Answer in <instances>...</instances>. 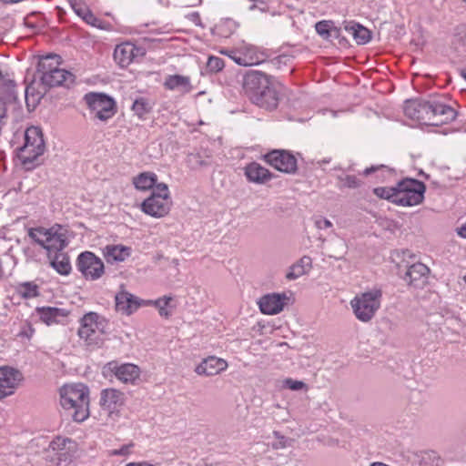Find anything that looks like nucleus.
<instances>
[{"mask_svg": "<svg viewBox=\"0 0 466 466\" xmlns=\"http://www.w3.org/2000/svg\"><path fill=\"white\" fill-rule=\"evenodd\" d=\"M242 89L248 99L261 108L273 110L279 105L275 78L262 71L248 70L242 77Z\"/></svg>", "mask_w": 466, "mask_h": 466, "instance_id": "1", "label": "nucleus"}, {"mask_svg": "<svg viewBox=\"0 0 466 466\" xmlns=\"http://www.w3.org/2000/svg\"><path fill=\"white\" fill-rule=\"evenodd\" d=\"M60 403L65 410H72L75 421H84L89 416L88 388L83 383L64 385L60 390Z\"/></svg>", "mask_w": 466, "mask_h": 466, "instance_id": "2", "label": "nucleus"}, {"mask_svg": "<svg viewBox=\"0 0 466 466\" xmlns=\"http://www.w3.org/2000/svg\"><path fill=\"white\" fill-rule=\"evenodd\" d=\"M43 133L38 127H30L25 131V143L19 147V158L24 166L34 165L45 152Z\"/></svg>", "mask_w": 466, "mask_h": 466, "instance_id": "3", "label": "nucleus"}, {"mask_svg": "<svg viewBox=\"0 0 466 466\" xmlns=\"http://www.w3.org/2000/svg\"><path fill=\"white\" fill-rule=\"evenodd\" d=\"M382 292L374 289L357 295L350 305L356 318L362 322H369L380 307Z\"/></svg>", "mask_w": 466, "mask_h": 466, "instance_id": "4", "label": "nucleus"}, {"mask_svg": "<svg viewBox=\"0 0 466 466\" xmlns=\"http://www.w3.org/2000/svg\"><path fill=\"white\" fill-rule=\"evenodd\" d=\"M171 207L168 187L165 183H158L151 195L141 204V209L147 215L154 218L166 216Z\"/></svg>", "mask_w": 466, "mask_h": 466, "instance_id": "5", "label": "nucleus"}, {"mask_svg": "<svg viewBox=\"0 0 466 466\" xmlns=\"http://www.w3.org/2000/svg\"><path fill=\"white\" fill-rule=\"evenodd\" d=\"M426 186L423 182L406 177L396 185V205L412 207L420 204L424 199Z\"/></svg>", "mask_w": 466, "mask_h": 466, "instance_id": "6", "label": "nucleus"}, {"mask_svg": "<svg viewBox=\"0 0 466 466\" xmlns=\"http://www.w3.org/2000/svg\"><path fill=\"white\" fill-rule=\"evenodd\" d=\"M84 98L95 117L101 121H107L116 113L115 100L104 93H88Z\"/></svg>", "mask_w": 466, "mask_h": 466, "instance_id": "7", "label": "nucleus"}, {"mask_svg": "<svg viewBox=\"0 0 466 466\" xmlns=\"http://www.w3.org/2000/svg\"><path fill=\"white\" fill-rule=\"evenodd\" d=\"M263 157L268 165L282 173L295 174L298 170L297 158L289 150L274 149L264 155Z\"/></svg>", "mask_w": 466, "mask_h": 466, "instance_id": "8", "label": "nucleus"}, {"mask_svg": "<svg viewBox=\"0 0 466 466\" xmlns=\"http://www.w3.org/2000/svg\"><path fill=\"white\" fill-rule=\"evenodd\" d=\"M76 268L86 279H99L105 270L103 261L93 252L84 251L76 259Z\"/></svg>", "mask_w": 466, "mask_h": 466, "instance_id": "9", "label": "nucleus"}, {"mask_svg": "<svg viewBox=\"0 0 466 466\" xmlns=\"http://www.w3.org/2000/svg\"><path fill=\"white\" fill-rule=\"evenodd\" d=\"M45 239L39 240L38 245L47 251H61L67 244L66 230L60 225H55L47 230H41Z\"/></svg>", "mask_w": 466, "mask_h": 466, "instance_id": "10", "label": "nucleus"}, {"mask_svg": "<svg viewBox=\"0 0 466 466\" xmlns=\"http://www.w3.org/2000/svg\"><path fill=\"white\" fill-rule=\"evenodd\" d=\"M23 374L13 367H0V400L15 393Z\"/></svg>", "mask_w": 466, "mask_h": 466, "instance_id": "11", "label": "nucleus"}, {"mask_svg": "<svg viewBox=\"0 0 466 466\" xmlns=\"http://www.w3.org/2000/svg\"><path fill=\"white\" fill-rule=\"evenodd\" d=\"M429 126L439 127L452 122L457 116V111L441 101L431 100Z\"/></svg>", "mask_w": 466, "mask_h": 466, "instance_id": "12", "label": "nucleus"}, {"mask_svg": "<svg viewBox=\"0 0 466 466\" xmlns=\"http://www.w3.org/2000/svg\"><path fill=\"white\" fill-rule=\"evenodd\" d=\"M104 370L114 374L123 383L135 384L141 374L140 368L133 363L118 364L116 361H110Z\"/></svg>", "mask_w": 466, "mask_h": 466, "instance_id": "13", "label": "nucleus"}, {"mask_svg": "<svg viewBox=\"0 0 466 466\" xmlns=\"http://www.w3.org/2000/svg\"><path fill=\"white\" fill-rule=\"evenodd\" d=\"M430 106L431 100H407L404 106V113L409 118L429 126Z\"/></svg>", "mask_w": 466, "mask_h": 466, "instance_id": "14", "label": "nucleus"}, {"mask_svg": "<svg viewBox=\"0 0 466 466\" xmlns=\"http://www.w3.org/2000/svg\"><path fill=\"white\" fill-rule=\"evenodd\" d=\"M80 323L78 336L88 340L96 329L104 332L106 319L96 312L90 311L82 317Z\"/></svg>", "mask_w": 466, "mask_h": 466, "instance_id": "15", "label": "nucleus"}, {"mask_svg": "<svg viewBox=\"0 0 466 466\" xmlns=\"http://www.w3.org/2000/svg\"><path fill=\"white\" fill-rule=\"evenodd\" d=\"M115 301L116 311L127 316L133 314L139 307L144 305V300L124 289L116 294Z\"/></svg>", "mask_w": 466, "mask_h": 466, "instance_id": "16", "label": "nucleus"}, {"mask_svg": "<svg viewBox=\"0 0 466 466\" xmlns=\"http://www.w3.org/2000/svg\"><path fill=\"white\" fill-rule=\"evenodd\" d=\"M288 299L285 293H271L262 296L259 299L258 306L263 314L275 315L279 313Z\"/></svg>", "mask_w": 466, "mask_h": 466, "instance_id": "17", "label": "nucleus"}, {"mask_svg": "<svg viewBox=\"0 0 466 466\" xmlns=\"http://www.w3.org/2000/svg\"><path fill=\"white\" fill-rule=\"evenodd\" d=\"M124 393L118 390L109 388L105 389L100 394V406L103 410L109 415L115 412L120 406L124 404Z\"/></svg>", "mask_w": 466, "mask_h": 466, "instance_id": "18", "label": "nucleus"}, {"mask_svg": "<svg viewBox=\"0 0 466 466\" xmlns=\"http://www.w3.org/2000/svg\"><path fill=\"white\" fill-rule=\"evenodd\" d=\"M40 79L42 85L48 88L60 86L69 87L75 82V76L71 72L59 67L53 73L40 76Z\"/></svg>", "mask_w": 466, "mask_h": 466, "instance_id": "19", "label": "nucleus"}, {"mask_svg": "<svg viewBox=\"0 0 466 466\" xmlns=\"http://www.w3.org/2000/svg\"><path fill=\"white\" fill-rule=\"evenodd\" d=\"M430 268L423 263H414L410 266L405 273L404 280L415 288L422 287L428 279Z\"/></svg>", "mask_w": 466, "mask_h": 466, "instance_id": "20", "label": "nucleus"}, {"mask_svg": "<svg viewBox=\"0 0 466 466\" xmlns=\"http://www.w3.org/2000/svg\"><path fill=\"white\" fill-rule=\"evenodd\" d=\"M228 363L219 358L210 356L198 364L195 371L198 375L214 376L226 370Z\"/></svg>", "mask_w": 466, "mask_h": 466, "instance_id": "21", "label": "nucleus"}, {"mask_svg": "<svg viewBox=\"0 0 466 466\" xmlns=\"http://www.w3.org/2000/svg\"><path fill=\"white\" fill-rule=\"evenodd\" d=\"M244 173L249 182L256 184H264L274 177L268 169L257 162L247 165Z\"/></svg>", "mask_w": 466, "mask_h": 466, "instance_id": "22", "label": "nucleus"}, {"mask_svg": "<svg viewBox=\"0 0 466 466\" xmlns=\"http://www.w3.org/2000/svg\"><path fill=\"white\" fill-rule=\"evenodd\" d=\"M0 90L2 96L0 98L9 102H16L17 94L15 90V83L14 79L11 77L10 74L4 70L0 66Z\"/></svg>", "mask_w": 466, "mask_h": 466, "instance_id": "23", "label": "nucleus"}, {"mask_svg": "<svg viewBox=\"0 0 466 466\" xmlns=\"http://www.w3.org/2000/svg\"><path fill=\"white\" fill-rule=\"evenodd\" d=\"M131 248L122 245H107L103 249L108 263L122 262L130 256Z\"/></svg>", "mask_w": 466, "mask_h": 466, "instance_id": "24", "label": "nucleus"}, {"mask_svg": "<svg viewBox=\"0 0 466 466\" xmlns=\"http://www.w3.org/2000/svg\"><path fill=\"white\" fill-rule=\"evenodd\" d=\"M36 311L40 319L48 326L58 323L60 318H65L68 315V310L56 307L37 308Z\"/></svg>", "mask_w": 466, "mask_h": 466, "instance_id": "25", "label": "nucleus"}, {"mask_svg": "<svg viewBox=\"0 0 466 466\" xmlns=\"http://www.w3.org/2000/svg\"><path fill=\"white\" fill-rule=\"evenodd\" d=\"M344 29L354 38L358 45H365L371 39V32L358 23L345 22Z\"/></svg>", "mask_w": 466, "mask_h": 466, "instance_id": "26", "label": "nucleus"}, {"mask_svg": "<svg viewBox=\"0 0 466 466\" xmlns=\"http://www.w3.org/2000/svg\"><path fill=\"white\" fill-rule=\"evenodd\" d=\"M164 86L168 90H180L183 93H189L193 87L188 76L181 75L167 76L164 82Z\"/></svg>", "mask_w": 466, "mask_h": 466, "instance_id": "27", "label": "nucleus"}, {"mask_svg": "<svg viewBox=\"0 0 466 466\" xmlns=\"http://www.w3.org/2000/svg\"><path fill=\"white\" fill-rule=\"evenodd\" d=\"M133 51L140 52V48L129 43L117 46L114 52V58L120 66H127L133 62Z\"/></svg>", "mask_w": 466, "mask_h": 466, "instance_id": "28", "label": "nucleus"}, {"mask_svg": "<svg viewBox=\"0 0 466 466\" xmlns=\"http://www.w3.org/2000/svg\"><path fill=\"white\" fill-rule=\"evenodd\" d=\"M212 155L209 150L204 149L190 153L187 156V166L193 169L208 167L211 165Z\"/></svg>", "mask_w": 466, "mask_h": 466, "instance_id": "29", "label": "nucleus"}, {"mask_svg": "<svg viewBox=\"0 0 466 466\" xmlns=\"http://www.w3.org/2000/svg\"><path fill=\"white\" fill-rule=\"evenodd\" d=\"M157 176L154 172L147 171L138 174L133 177V184L135 187L141 191H146L156 187L158 184Z\"/></svg>", "mask_w": 466, "mask_h": 466, "instance_id": "30", "label": "nucleus"}, {"mask_svg": "<svg viewBox=\"0 0 466 466\" xmlns=\"http://www.w3.org/2000/svg\"><path fill=\"white\" fill-rule=\"evenodd\" d=\"M312 267V259L309 256H303L297 263L293 264L289 272L286 275V278L289 280L297 279L298 278L303 276Z\"/></svg>", "mask_w": 466, "mask_h": 466, "instance_id": "31", "label": "nucleus"}, {"mask_svg": "<svg viewBox=\"0 0 466 466\" xmlns=\"http://www.w3.org/2000/svg\"><path fill=\"white\" fill-rule=\"evenodd\" d=\"M61 57L57 55H47L40 58L37 65V72L45 76L59 68Z\"/></svg>", "mask_w": 466, "mask_h": 466, "instance_id": "32", "label": "nucleus"}, {"mask_svg": "<svg viewBox=\"0 0 466 466\" xmlns=\"http://www.w3.org/2000/svg\"><path fill=\"white\" fill-rule=\"evenodd\" d=\"M332 24L331 21H319L315 25L316 32L326 40H329L330 37H339L340 28L332 26Z\"/></svg>", "mask_w": 466, "mask_h": 466, "instance_id": "33", "label": "nucleus"}, {"mask_svg": "<svg viewBox=\"0 0 466 466\" xmlns=\"http://www.w3.org/2000/svg\"><path fill=\"white\" fill-rule=\"evenodd\" d=\"M51 266L60 275L67 276L71 272L70 259L66 253H56Z\"/></svg>", "mask_w": 466, "mask_h": 466, "instance_id": "34", "label": "nucleus"}, {"mask_svg": "<svg viewBox=\"0 0 466 466\" xmlns=\"http://www.w3.org/2000/svg\"><path fill=\"white\" fill-rule=\"evenodd\" d=\"M16 293L23 299H33L39 296L38 286L30 281L19 283L15 287Z\"/></svg>", "mask_w": 466, "mask_h": 466, "instance_id": "35", "label": "nucleus"}, {"mask_svg": "<svg viewBox=\"0 0 466 466\" xmlns=\"http://www.w3.org/2000/svg\"><path fill=\"white\" fill-rule=\"evenodd\" d=\"M172 300V297L164 296L156 300H148L147 302L144 301V305H154L159 312L161 317L168 318L170 316V312L167 309V306Z\"/></svg>", "mask_w": 466, "mask_h": 466, "instance_id": "36", "label": "nucleus"}, {"mask_svg": "<svg viewBox=\"0 0 466 466\" xmlns=\"http://www.w3.org/2000/svg\"><path fill=\"white\" fill-rule=\"evenodd\" d=\"M373 193L380 198L387 199L396 205L397 194L395 187H378L373 189Z\"/></svg>", "mask_w": 466, "mask_h": 466, "instance_id": "37", "label": "nucleus"}, {"mask_svg": "<svg viewBox=\"0 0 466 466\" xmlns=\"http://www.w3.org/2000/svg\"><path fill=\"white\" fill-rule=\"evenodd\" d=\"M132 110L139 117H142L144 115L149 112L150 106L146 98L140 97L134 101L132 105Z\"/></svg>", "mask_w": 466, "mask_h": 466, "instance_id": "38", "label": "nucleus"}, {"mask_svg": "<svg viewBox=\"0 0 466 466\" xmlns=\"http://www.w3.org/2000/svg\"><path fill=\"white\" fill-rule=\"evenodd\" d=\"M225 66V62L218 56H209L207 63V69L210 73H218Z\"/></svg>", "mask_w": 466, "mask_h": 466, "instance_id": "39", "label": "nucleus"}, {"mask_svg": "<svg viewBox=\"0 0 466 466\" xmlns=\"http://www.w3.org/2000/svg\"><path fill=\"white\" fill-rule=\"evenodd\" d=\"M69 4L74 12L83 20L85 19L86 15L91 11L84 2L77 0H69Z\"/></svg>", "mask_w": 466, "mask_h": 466, "instance_id": "40", "label": "nucleus"}, {"mask_svg": "<svg viewBox=\"0 0 466 466\" xmlns=\"http://www.w3.org/2000/svg\"><path fill=\"white\" fill-rule=\"evenodd\" d=\"M229 57L234 60V62L239 66H248L253 65H258L260 64V61L258 59H255L254 57L250 56L248 59L246 56H242L240 55H237L235 52H232V55H229Z\"/></svg>", "mask_w": 466, "mask_h": 466, "instance_id": "41", "label": "nucleus"}, {"mask_svg": "<svg viewBox=\"0 0 466 466\" xmlns=\"http://www.w3.org/2000/svg\"><path fill=\"white\" fill-rule=\"evenodd\" d=\"M339 178L345 187L357 188L360 186V181L355 176L347 175L345 177H339Z\"/></svg>", "mask_w": 466, "mask_h": 466, "instance_id": "42", "label": "nucleus"}, {"mask_svg": "<svg viewBox=\"0 0 466 466\" xmlns=\"http://www.w3.org/2000/svg\"><path fill=\"white\" fill-rule=\"evenodd\" d=\"M284 387L291 390H299L302 389H307L306 383L301 380H296L291 378L286 379L284 380Z\"/></svg>", "mask_w": 466, "mask_h": 466, "instance_id": "43", "label": "nucleus"}, {"mask_svg": "<svg viewBox=\"0 0 466 466\" xmlns=\"http://www.w3.org/2000/svg\"><path fill=\"white\" fill-rule=\"evenodd\" d=\"M67 442H71V440L67 438L56 437L54 441L50 442L49 447L53 451H62L65 449L66 444Z\"/></svg>", "mask_w": 466, "mask_h": 466, "instance_id": "44", "label": "nucleus"}, {"mask_svg": "<svg viewBox=\"0 0 466 466\" xmlns=\"http://www.w3.org/2000/svg\"><path fill=\"white\" fill-rule=\"evenodd\" d=\"M41 230H47V228H29L28 230V236L35 242L38 244V241L39 240H43L46 238V237L43 236V232H41Z\"/></svg>", "mask_w": 466, "mask_h": 466, "instance_id": "45", "label": "nucleus"}, {"mask_svg": "<svg viewBox=\"0 0 466 466\" xmlns=\"http://www.w3.org/2000/svg\"><path fill=\"white\" fill-rule=\"evenodd\" d=\"M84 21L87 23L88 25L97 27V28H104L103 22L99 18H97L92 11H90L85 17Z\"/></svg>", "mask_w": 466, "mask_h": 466, "instance_id": "46", "label": "nucleus"}, {"mask_svg": "<svg viewBox=\"0 0 466 466\" xmlns=\"http://www.w3.org/2000/svg\"><path fill=\"white\" fill-rule=\"evenodd\" d=\"M133 446H134V444L132 442L128 443V444H126V445H123L119 449H116V450L111 451V455H114V456H126V455H128L130 453V450H131V448Z\"/></svg>", "mask_w": 466, "mask_h": 466, "instance_id": "47", "label": "nucleus"}, {"mask_svg": "<svg viewBox=\"0 0 466 466\" xmlns=\"http://www.w3.org/2000/svg\"><path fill=\"white\" fill-rule=\"evenodd\" d=\"M315 226L319 229H325L330 228L332 226V223L325 218H318L315 220Z\"/></svg>", "mask_w": 466, "mask_h": 466, "instance_id": "48", "label": "nucleus"}, {"mask_svg": "<svg viewBox=\"0 0 466 466\" xmlns=\"http://www.w3.org/2000/svg\"><path fill=\"white\" fill-rule=\"evenodd\" d=\"M274 435L276 438L279 439V441L277 443L273 444V448L275 449H283L286 447V439L284 436L280 435L279 432L274 431Z\"/></svg>", "mask_w": 466, "mask_h": 466, "instance_id": "49", "label": "nucleus"}, {"mask_svg": "<svg viewBox=\"0 0 466 466\" xmlns=\"http://www.w3.org/2000/svg\"><path fill=\"white\" fill-rule=\"evenodd\" d=\"M41 15V13L39 12H32L30 15H28L25 18V25L27 26V27H30V28H36V25L34 24V23H31L28 21V18L30 16H33V15Z\"/></svg>", "mask_w": 466, "mask_h": 466, "instance_id": "50", "label": "nucleus"}, {"mask_svg": "<svg viewBox=\"0 0 466 466\" xmlns=\"http://www.w3.org/2000/svg\"><path fill=\"white\" fill-rule=\"evenodd\" d=\"M126 466H153V464L147 461H139V462H129Z\"/></svg>", "mask_w": 466, "mask_h": 466, "instance_id": "51", "label": "nucleus"}, {"mask_svg": "<svg viewBox=\"0 0 466 466\" xmlns=\"http://www.w3.org/2000/svg\"><path fill=\"white\" fill-rule=\"evenodd\" d=\"M379 167H374V166H372V167H367V168L364 170V172H363V173H364V175H365V176H369V175L372 174L373 172H375L376 170H378V169H379Z\"/></svg>", "mask_w": 466, "mask_h": 466, "instance_id": "52", "label": "nucleus"}, {"mask_svg": "<svg viewBox=\"0 0 466 466\" xmlns=\"http://www.w3.org/2000/svg\"><path fill=\"white\" fill-rule=\"evenodd\" d=\"M189 16H190L191 21H193L196 25H198V22L200 21L199 15L197 12L192 13Z\"/></svg>", "mask_w": 466, "mask_h": 466, "instance_id": "53", "label": "nucleus"}, {"mask_svg": "<svg viewBox=\"0 0 466 466\" xmlns=\"http://www.w3.org/2000/svg\"><path fill=\"white\" fill-rule=\"evenodd\" d=\"M458 235L466 238V224L458 229Z\"/></svg>", "mask_w": 466, "mask_h": 466, "instance_id": "54", "label": "nucleus"}, {"mask_svg": "<svg viewBox=\"0 0 466 466\" xmlns=\"http://www.w3.org/2000/svg\"><path fill=\"white\" fill-rule=\"evenodd\" d=\"M145 53L142 51V49L140 48V52H137V51H133V60L135 59L136 56H137L138 55L140 56H143Z\"/></svg>", "mask_w": 466, "mask_h": 466, "instance_id": "55", "label": "nucleus"}, {"mask_svg": "<svg viewBox=\"0 0 466 466\" xmlns=\"http://www.w3.org/2000/svg\"><path fill=\"white\" fill-rule=\"evenodd\" d=\"M1 1L5 4H15V3L21 2L22 0H1Z\"/></svg>", "mask_w": 466, "mask_h": 466, "instance_id": "56", "label": "nucleus"}, {"mask_svg": "<svg viewBox=\"0 0 466 466\" xmlns=\"http://www.w3.org/2000/svg\"><path fill=\"white\" fill-rule=\"evenodd\" d=\"M460 75L466 80V67L460 70Z\"/></svg>", "mask_w": 466, "mask_h": 466, "instance_id": "57", "label": "nucleus"}, {"mask_svg": "<svg viewBox=\"0 0 466 466\" xmlns=\"http://www.w3.org/2000/svg\"><path fill=\"white\" fill-rule=\"evenodd\" d=\"M256 8V5H252L250 7H249V10H254Z\"/></svg>", "mask_w": 466, "mask_h": 466, "instance_id": "58", "label": "nucleus"}, {"mask_svg": "<svg viewBox=\"0 0 466 466\" xmlns=\"http://www.w3.org/2000/svg\"><path fill=\"white\" fill-rule=\"evenodd\" d=\"M25 98L27 97V87L25 89Z\"/></svg>", "mask_w": 466, "mask_h": 466, "instance_id": "59", "label": "nucleus"}, {"mask_svg": "<svg viewBox=\"0 0 466 466\" xmlns=\"http://www.w3.org/2000/svg\"><path fill=\"white\" fill-rule=\"evenodd\" d=\"M463 280L466 282V275L463 277Z\"/></svg>", "mask_w": 466, "mask_h": 466, "instance_id": "60", "label": "nucleus"}, {"mask_svg": "<svg viewBox=\"0 0 466 466\" xmlns=\"http://www.w3.org/2000/svg\"><path fill=\"white\" fill-rule=\"evenodd\" d=\"M464 2H466V0H463Z\"/></svg>", "mask_w": 466, "mask_h": 466, "instance_id": "61", "label": "nucleus"}]
</instances>
